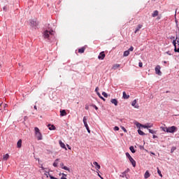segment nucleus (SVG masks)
Masks as SVG:
<instances>
[{"label":"nucleus","instance_id":"nucleus-1","mask_svg":"<svg viewBox=\"0 0 179 179\" xmlns=\"http://www.w3.org/2000/svg\"><path fill=\"white\" fill-rule=\"evenodd\" d=\"M51 36H54V30L48 27L43 31V37L44 38H48L49 37H51Z\"/></svg>","mask_w":179,"mask_h":179},{"label":"nucleus","instance_id":"nucleus-2","mask_svg":"<svg viewBox=\"0 0 179 179\" xmlns=\"http://www.w3.org/2000/svg\"><path fill=\"white\" fill-rule=\"evenodd\" d=\"M35 135L38 141L43 140V136L41 135V132H40V129L38 127H35Z\"/></svg>","mask_w":179,"mask_h":179},{"label":"nucleus","instance_id":"nucleus-3","mask_svg":"<svg viewBox=\"0 0 179 179\" xmlns=\"http://www.w3.org/2000/svg\"><path fill=\"white\" fill-rule=\"evenodd\" d=\"M172 44L173 45L174 47V52H179V43H178V48H177V37L176 38L175 40L173 41Z\"/></svg>","mask_w":179,"mask_h":179},{"label":"nucleus","instance_id":"nucleus-4","mask_svg":"<svg viewBox=\"0 0 179 179\" xmlns=\"http://www.w3.org/2000/svg\"><path fill=\"white\" fill-rule=\"evenodd\" d=\"M177 128L175 126H172L171 127H168V133L173 134V132H176Z\"/></svg>","mask_w":179,"mask_h":179},{"label":"nucleus","instance_id":"nucleus-5","mask_svg":"<svg viewBox=\"0 0 179 179\" xmlns=\"http://www.w3.org/2000/svg\"><path fill=\"white\" fill-rule=\"evenodd\" d=\"M140 127H142V128H145L147 129H149V128H152V127H153V124H150V123H146L145 124H140Z\"/></svg>","mask_w":179,"mask_h":179},{"label":"nucleus","instance_id":"nucleus-6","mask_svg":"<svg viewBox=\"0 0 179 179\" xmlns=\"http://www.w3.org/2000/svg\"><path fill=\"white\" fill-rule=\"evenodd\" d=\"M160 69H161V67L159 65H157L155 67V73L157 75H159V76H162V71H160Z\"/></svg>","mask_w":179,"mask_h":179},{"label":"nucleus","instance_id":"nucleus-7","mask_svg":"<svg viewBox=\"0 0 179 179\" xmlns=\"http://www.w3.org/2000/svg\"><path fill=\"white\" fill-rule=\"evenodd\" d=\"M129 160L130 163H131L133 167H136V162L134 160V158H132V157L129 158Z\"/></svg>","mask_w":179,"mask_h":179},{"label":"nucleus","instance_id":"nucleus-8","mask_svg":"<svg viewBox=\"0 0 179 179\" xmlns=\"http://www.w3.org/2000/svg\"><path fill=\"white\" fill-rule=\"evenodd\" d=\"M106 58V54H104V52H100L99 55L98 56L99 59H104Z\"/></svg>","mask_w":179,"mask_h":179},{"label":"nucleus","instance_id":"nucleus-9","mask_svg":"<svg viewBox=\"0 0 179 179\" xmlns=\"http://www.w3.org/2000/svg\"><path fill=\"white\" fill-rule=\"evenodd\" d=\"M59 145L62 148V149H65V150H68L66 148V146L65 145V143L62 142V141H59Z\"/></svg>","mask_w":179,"mask_h":179},{"label":"nucleus","instance_id":"nucleus-10","mask_svg":"<svg viewBox=\"0 0 179 179\" xmlns=\"http://www.w3.org/2000/svg\"><path fill=\"white\" fill-rule=\"evenodd\" d=\"M30 25L31 26V27H37V26L38 25V23H37V22H35L34 20H31Z\"/></svg>","mask_w":179,"mask_h":179},{"label":"nucleus","instance_id":"nucleus-11","mask_svg":"<svg viewBox=\"0 0 179 179\" xmlns=\"http://www.w3.org/2000/svg\"><path fill=\"white\" fill-rule=\"evenodd\" d=\"M131 106L134 107V108H139V105L136 104V99L133 101Z\"/></svg>","mask_w":179,"mask_h":179},{"label":"nucleus","instance_id":"nucleus-12","mask_svg":"<svg viewBox=\"0 0 179 179\" xmlns=\"http://www.w3.org/2000/svg\"><path fill=\"white\" fill-rule=\"evenodd\" d=\"M110 103H112V104H114L115 106H118V101L117 100V99H112L110 100Z\"/></svg>","mask_w":179,"mask_h":179},{"label":"nucleus","instance_id":"nucleus-13","mask_svg":"<svg viewBox=\"0 0 179 179\" xmlns=\"http://www.w3.org/2000/svg\"><path fill=\"white\" fill-rule=\"evenodd\" d=\"M93 164H94V166H96V170H97V171L100 170L101 166H100V164H99V163H97V162H94Z\"/></svg>","mask_w":179,"mask_h":179},{"label":"nucleus","instance_id":"nucleus-14","mask_svg":"<svg viewBox=\"0 0 179 179\" xmlns=\"http://www.w3.org/2000/svg\"><path fill=\"white\" fill-rule=\"evenodd\" d=\"M50 131H55L56 128H55V126L53 125V124H49L48 125Z\"/></svg>","mask_w":179,"mask_h":179},{"label":"nucleus","instance_id":"nucleus-15","mask_svg":"<svg viewBox=\"0 0 179 179\" xmlns=\"http://www.w3.org/2000/svg\"><path fill=\"white\" fill-rule=\"evenodd\" d=\"M66 115V110H60V117H65Z\"/></svg>","mask_w":179,"mask_h":179},{"label":"nucleus","instance_id":"nucleus-16","mask_svg":"<svg viewBox=\"0 0 179 179\" xmlns=\"http://www.w3.org/2000/svg\"><path fill=\"white\" fill-rule=\"evenodd\" d=\"M149 177H150V173H149V171H146L144 174V178L148 179Z\"/></svg>","mask_w":179,"mask_h":179},{"label":"nucleus","instance_id":"nucleus-17","mask_svg":"<svg viewBox=\"0 0 179 179\" xmlns=\"http://www.w3.org/2000/svg\"><path fill=\"white\" fill-rule=\"evenodd\" d=\"M158 15H159V11L157 10H155L152 14V17H156V16H158Z\"/></svg>","mask_w":179,"mask_h":179},{"label":"nucleus","instance_id":"nucleus-18","mask_svg":"<svg viewBox=\"0 0 179 179\" xmlns=\"http://www.w3.org/2000/svg\"><path fill=\"white\" fill-rule=\"evenodd\" d=\"M143 25L142 24H138L134 31L135 34L138 33V30H141V29H142Z\"/></svg>","mask_w":179,"mask_h":179},{"label":"nucleus","instance_id":"nucleus-19","mask_svg":"<svg viewBox=\"0 0 179 179\" xmlns=\"http://www.w3.org/2000/svg\"><path fill=\"white\" fill-rule=\"evenodd\" d=\"M85 50H86V48L82 47L81 48L78 49V52L80 54H83V52H85Z\"/></svg>","mask_w":179,"mask_h":179},{"label":"nucleus","instance_id":"nucleus-20","mask_svg":"<svg viewBox=\"0 0 179 179\" xmlns=\"http://www.w3.org/2000/svg\"><path fill=\"white\" fill-rule=\"evenodd\" d=\"M58 162H59V159H56L55 160V162L53 163V166L54 167H58Z\"/></svg>","mask_w":179,"mask_h":179},{"label":"nucleus","instance_id":"nucleus-21","mask_svg":"<svg viewBox=\"0 0 179 179\" xmlns=\"http://www.w3.org/2000/svg\"><path fill=\"white\" fill-rule=\"evenodd\" d=\"M123 99H129V95H127V92H123Z\"/></svg>","mask_w":179,"mask_h":179},{"label":"nucleus","instance_id":"nucleus-22","mask_svg":"<svg viewBox=\"0 0 179 179\" xmlns=\"http://www.w3.org/2000/svg\"><path fill=\"white\" fill-rule=\"evenodd\" d=\"M17 148H22V139H20L17 143Z\"/></svg>","mask_w":179,"mask_h":179},{"label":"nucleus","instance_id":"nucleus-23","mask_svg":"<svg viewBox=\"0 0 179 179\" xmlns=\"http://www.w3.org/2000/svg\"><path fill=\"white\" fill-rule=\"evenodd\" d=\"M97 96L99 97V99H101L103 101H106V99H104V97H103L101 94H100V92H97Z\"/></svg>","mask_w":179,"mask_h":179},{"label":"nucleus","instance_id":"nucleus-24","mask_svg":"<svg viewBox=\"0 0 179 179\" xmlns=\"http://www.w3.org/2000/svg\"><path fill=\"white\" fill-rule=\"evenodd\" d=\"M8 159H9V154H6L5 155H3V160H8Z\"/></svg>","mask_w":179,"mask_h":179},{"label":"nucleus","instance_id":"nucleus-25","mask_svg":"<svg viewBox=\"0 0 179 179\" xmlns=\"http://www.w3.org/2000/svg\"><path fill=\"white\" fill-rule=\"evenodd\" d=\"M129 55V50H126L124 52L123 57H128Z\"/></svg>","mask_w":179,"mask_h":179},{"label":"nucleus","instance_id":"nucleus-26","mask_svg":"<svg viewBox=\"0 0 179 179\" xmlns=\"http://www.w3.org/2000/svg\"><path fill=\"white\" fill-rule=\"evenodd\" d=\"M161 129L162 131H164V132H168L169 131V127H161Z\"/></svg>","mask_w":179,"mask_h":179},{"label":"nucleus","instance_id":"nucleus-27","mask_svg":"<svg viewBox=\"0 0 179 179\" xmlns=\"http://www.w3.org/2000/svg\"><path fill=\"white\" fill-rule=\"evenodd\" d=\"M120 65L118 64H116L115 65H113V69H117V68H120Z\"/></svg>","mask_w":179,"mask_h":179},{"label":"nucleus","instance_id":"nucleus-28","mask_svg":"<svg viewBox=\"0 0 179 179\" xmlns=\"http://www.w3.org/2000/svg\"><path fill=\"white\" fill-rule=\"evenodd\" d=\"M129 150H131V153H135V152H136V151L135 150V148H134V146H131V147L129 148Z\"/></svg>","mask_w":179,"mask_h":179},{"label":"nucleus","instance_id":"nucleus-29","mask_svg":"<svg viewBox=\"0 0 179 179\" xmlns=\"http://www.w3.org/2000/svg\"><path fill=\"white\" fill-rule=\"evenodd\" d=\"M138 133L139 135H141V136L145 135V133L141 129L138 130Z\"/></svg>","mask_w":179,"mask_h":179},{"label":"nucleus","instance_id":"nucleus-30","mask_svg":"<svg viewBox=\"0 0 179 179\" xmlns=\"http://www.w3.org/2000/svg\"><path fill=\"white\" fill-rule=\"evenodd\" d=\"M157 173H158L159 176L162 178L163 175L162 174V171H160V169H159V167H157Z\"/></svg>","mask_w":179,"mask_h":179},{"label":"nucleus","instance_id":"nucleus-31","mask_svg":"<svg viewBox=\"0 0 179 179\" xmlns=\"http://www.w3.org/2000/svg\"><path fill=\"white\" fill-rule=\"evenodd\" d=\"M62 169L63 170H66V171L71 172V170L67 166H63Z\"/></svg>","mask_w":179,"mask_h":179},{"label":"nucleus","instance_id":"nucleus-32","mask_svg":"<svg viewBox=\"0 0 179 179\" xmlns=\"http://www.w3.org/2000/svg\"><path fill=\"white\" fill-rule=\"evenodd\" d=\"M1 107H3L4 110H6L5 108H6V107H8V104H6V103H1Z\"/></svg>","mask_w":179,"mask_h":179},{"label":"nucleus","instance_id":"nucleus-33","mask_svg":"<svg viewBox=\"0 0 179 179\" xmlns=\"http://www.w3.org/2000/svg\"><path fill=\"white\" fill-rule=\"evenodd\" d=\"M45 176H46L47 178H48V177H50L51 175L50 174V172L45 171Z\"/></svg>","mask_w":179,"mask_h":179},{"label":"nucleus","instance_id":"nucleus-34","mask_svg":"<svg viewBox=\"0 0 179 179\" xmlns=\"http://www.w3.org/2000/svg\"><path fill=\"white\" fill-rule=\"evenodd\" d=\"M176 149H177V148H176V147H172L171 149V153H173V152H174V150H176Z\"/></svg>","mask_w":179,"mask_h":179},{"label":"nucleus","instance_id":"nucleus-35","mask_svg":"<svg viewBox=\"0 0 179 179\" xmlns=\"http://www.w3.org/2000/svg\"><path fill=\"white\" fill-rule=\"evenodd\" d=\"M102 95L103 96V97H108V95L106 93V92H102Z\"/></svg>","mask_w":179,"mask_h":179},{"label":"nucleus","instance_id":"nucleus-36","mask_svg":"<svg viewBox=\"0 0 179 179\" xmlns=\"http://www.w3.org/2000/svg\"><path fill=\"white\" fill-rule=\"evenodd\" d=\"M150 134H156V131L152 130L150 129H148Z\"/></svg>","mask_w":179,"mask_h":179},{"label":"nucleus","instance_id":"nucleus-37","mask_svg":"<svg viewBox=\"0 0 179 179\" xmlns=\"http://www.w3.org/2000/svg\"><path fill=\"white\" fill-rule=\"evenodd\" d=\"M138 66H139L140 68H142V67L143 66V63H142V62H140L138 63Z\"/></svg>","mask_w":179,"mask_h":179},{"label":"nucleus","instance_id":"nucleus-38","mask_svg":"<svg viewBox=\"0 0 179 179\" xmlns=\"http://www.w3.org/2000/svg\"><path fill=\"white\" fill-rule=\"evenodd\" d=\"M86 122H87V119L86 118V116H85L83 117V123L85 124Z\"/></svg>","mask_w":179,"mask_h":179},{"label":"nucleus","instance_id":"nucleus-39","mask_svg":"<svg viewBox=\"0 0 179 179\" xmlns=\"http://www.w3.org/2000/svg\"><path fill=\"white\" fill-rule=\"evenodd\" d=\"M91 106H92V107H93L94 108H95V110H99V108H98L96 105L92 104V105H91Z\"/></svg>","mask_w":179,"mask_h":179},{"label":"nucleus","instance_id":"nucleus-40","mask_svg":"<svg viewBox=\"0 0 179 179\" xmlns=\"http://www.w3.org/2000/svg\"><path fill=\"white\" fill-rule=\"evenodd\" d=\"M114 131H120V127L115 126V127H114Z\"/></svg>","mask_w":179,"mask_h":179},{"label":"nucleus","instance_id":"nucleus-41","mask_svg":"<svg viewBox=\"0 0 179 179\" xmlns=\"http://www.w3.org/2000/svg\"><path fill=\"white\" fill-rule=\"evenodd\" d=\"M84 125H85V127L86 129H88V128H89V125L87 124V122L84 123Z\"/></svg>","mask_w":179,"mask_h":179},{"label":"nucleus","instance_id":"nucleus-42","mask_svg":"<svg viewBox=\"0 0 179 179\" xmlns=\"http://www.w3.org/2000/svg\"><path fill=\"white\" fill-rule=\"evenodd\" d=\"M126 156L127 157H128V159H129L130 157H132L131 155H129L128 152H126Z\"/></svg>","mask_w":179,"mask_h":179},{"label":"nucleus","instance_id":"nucleus-43","mask_svg":"<svg viewBox=\"0 0 179 179\" xmlns=\"http://www.w3.org/2000/svg\"><path fill=\"white\" fill-rule=\"evenodd\" d=\"M129 169H127L126 171H124L123 174H127V173H129Z\"/></svg>","mask_w":179,"mask_h":179},{"label":"nucleus","instance_id":"nucleus-44","mask_svg":"<svg viewBox=\"0 0 179 179\" xmlns=\"http://www.w3.org/2000/svg\"><path fill=\"white\" fill-rule=\"evenodd\" d=\"M128 51H134V47L131 46Z\"/></svg>","mask_w":179,"mask_h":179},{"label":"nucleus","instance_id":"nucleus-45","mask_svg":"<svg viewBox=\"0 0 179 179\" xmlns=\"http://www.w3.org/2000/svg\"><path fill=\"white\" fill-rule=\"evenodd\" d=\"M122 131H124V132H127V129H125V127H121Z\"/></svg>","mask_w":179,"mask_h":179},{"label":"nucleus","instance_id":"nucleus-46","mask_svg":"<svg viewBox=\"0 0 179 179\" xmlns=\"http://www.w3.org/2000/svg\"><path fill=\"white\" fill-rule=\"evenodd\" d=\"M95 92H96V94H97V93H99V87H96Z\"/></svg>","mask_w":179,"mask_h":179},{"label":"nucleus","instance_id":"nucleus-47","mask_svg":"<svg viewBox=\"0 0 179 179\" xmlns=\"http://www.w3.org/2000/svg\"><path fill=\"white\" fill-rule=\"evenodd\" d=\"M65 166H64V163H61L60 164V167H61V169H62V167H64Z\"/></svg>","mask_w":179,"mask_h":179},{"label":"nucleus","instance_id":"nucleus-48","mask_svg":"<svg viewBox=\"0 0 179 179\" xmlns=\"http://www.w3.org/2000/svg\"><path fill=\"white\" fill-rule=\"evenodd\" d=\"M152 138H153V139H156V138H157V136L153 135V136H152Z\"/></svg>","mask_w":179,"mask_h":179},{"label":"nucleus","instance_id":"nucleus-49","mask_svg":"<svg viewBox=\"0 0 179 179\" xmlns=\"http://www.w3.org/2000/svg\"><path fill=\"white\" fill-rule=\"evenodd\" d=\"M66 146H67V148H68V149L69 150H71V146L69 145H66Z\"/></svg>","mask_w":179,"mask_h":179},{"label":"nucleus","instance_id":"nucleus-50","mask_svg":"<svg viewBox=\"0 0 179 179\" xmlns=\"http://www.w3.org/2000/svg\"><path fill=\"white\" fill-rule=\"evenodd\" d=\"M166 54H168V55H171V53L170 52V51L166 52Z\"/></svg>","mask_w":179,"mask_h":179},{"label":"nucleus","instance_id":"nucleus-51","mask_svg":"<svg viewBox=\"0 0 179 179\" xmlns=\"http://www.w3.org/2000/svg\"><path fill=\"white\" fill-rule=\"evenodd\" d=\"M176 44H179V38L177 37V39H176Z\"/></svg>","mask_w":179,"mask_h":179},{"label":"nucleus","instance_id":"nucleus-52","mask_svg":"<svg viewBox=\"0 0 179 179\" xmlns=\"http://www.w3.org/2000/svg\"><path fill=\"white\" fill-rule=\"evenodd\" d=\"M85 110H89V106H85Z\"/></svg>","mask_w":179,"mask_h":179},{"label":"nucleus","instance_id":"nucleus-53","mask_svg":"<svg viewBox=\"0 0 179 179\" xmlns=\"http://www.w3.org/2000/svg\"><path fill=\"white\" fill-rule=\"evenodd\" d=\"M87 132H88L89 134H90V129H89V127H88V129H87Z\"/></svg>","mask_w":179,"mask_h":179},{"label":"nucleus","instance_id":"nucleus-54","mask_svg":"<svg viewBox=\"0 0 179 179\" xmlns=\"http://www.w3.org/2000/svg\"><path fill=\"white\" fill-rule=\"evenodd\" d=\"M171 38H172L173 40H176V38L174 36H172Z\"/></svg>","mask_w":179,"mask_h":179},{"label":"nucleus","instance_id":"nucleus-55","mask_svg":"<svg viewBox=\"0 0 179 179\" xmlns=\"http://www.w3.org/2000/svg\"><path fill=\"white\" fill-rule=\"evenodd\" d=\"M34 108L35 110H37V106H35L34 107Z\"/></svg>","mask_w":179,"mask_h":179},{"label":"nucleus","instance_id":"nucleus-56","mask_svg":"<svg viewBox=\"0 0 179 179\" xmlns=\"http://www.w3.org/2000/svg\"><path fill=\"white\" fill-rule=\"evenodd\" d=\"M98 176H99V177H101V176H100V173H98Z\"/></svg>","mask_w":179,"mask_h":179},{"label":"nucleus","instance_id":"nucleus-57","mask_svg":"<svg viewBox=\"0 0 179 179\" xmlns=\"http://www.w3.org/2000/svg\"><path fill=\"white\" fill-rule=\"evenodd\" d=\"M99 177H100L101 179H104V178H103V177H101V176H99Z\"/></svg>","mask_w":179,"mask_h":179},{"label":"nucleus","instance_id":"nucleus-58","mask_svg":"<svg viewBox=\"0 0 179 179\" xmlns=\"http://www.w3.org/2000/svg\"><path fill=\"white\" fill-rule=\"evenodd\" d=\"M99 177H100L101 179H104V178H103V177H101V176H99Z\"/></svg>","mask_w":179,"mask_h":179},{"label":"nucleus","instance_id":"nucleus-59","mask_svg":"<svg viewBox=\"0 0 179 179\" xmlns=\"http://www.w3.org/2000/svg\"><path fill=\"white\" fill-rule=\"evenodd\" d=\"M164 64H167V62H164Z\"/></svg>","mask_w":179,"mask_h":179},{"label":"nucleus","instance_id":"nucleus-60","mask_svg":"<svg viewBox=\"0 0 179 179\" xmlns=\"http://www.w3.org/2000/svg\"><path fill=\"white\" fill-rule=\"evenodd\" d=\"M42 169H43V170H44V168H43V167H42Z\"/></svg>","mask_w":179,"mask_h":179},{"label":"nucleus","instance_id":"nucleus-61","mask_svg":"<svg viewBox=\"0 0 179 179\" xmlns=\"http://www.w3.org/2000/svg\"><path fill=\"white\" fill-rule=\"evenodd\" d=\"M153 1H156V0H153Z\"/></svg>","mask_w":179,"mask_h":179}]
</instances>
